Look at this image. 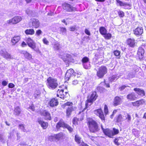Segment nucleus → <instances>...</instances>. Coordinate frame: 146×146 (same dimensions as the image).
Here are the masks:
<instances>
[{
    "label": "nucleus",
    "instance_id": "f257e3e1",
    "mask_svg": "<svg viewBox=\"0 0 146 146\" xmlns=\"http://www.w3.org/2000/svg\"><path fill=\"white\" fill-rule=\"evenodd\" d=\"M90 131L94 133H96L98 131L100 130L97 123L91 118L87 119Z\"/></svg>",
    "mask_w": 146,
    "mask_h": 146
},
{
    "label": "nucleus",
    "instance_id": "f03ea898",
    "mask_svg": "<svg viewBox=\"0 0 146 146\" xmlns=\"http://www.w3.org/2000/svg\"><path fill=\"white\" fill-rule=\"evenodd\" d=\"M97 97L96 92H92L90 96L88 97V99L86 101V107L84 109L83 111H84L88 106H90L93 102L96 100Z\"/></svg>",
    "mask_w": 146,
    "mask_h": 146
},
{
    "label": "nucleus",
    "instance_id": "7ed1b4c3",
    "mask_svg": "<svg viewBox=\"0 0 146 146\" xmlns=\"http://www.w3.org/2000/svg\"><path fill=\"white\" fill-rule=\"evenodd\" d=\"M47 85L50 89H55L58 86L56 79L50 77L47 79Z\"/></svg>",
    "mask_w": 146,
    "mask_h": 146
},
{
    "label": "nucleus",
    "instance_id": "20e7f679",
    "mask_svg": "<svg viewBox=\"0 0 146 146\" xmlns=\"http://www.w3.org/2000/svg\"><path fill=\"white\" fill-rule=\"evenodd\" d=\"M107 72V68L106 66H102L98 69L96 75L99 78H101L103 77Z\"/></svg>",
    "mask_w": 146,
    "mask_h": 146
},
{
    "label": "nucleus",
    "instance_id": "39448f33",
    "mask_svg": "<svg viewBox=\"0 0 146 146\" xmlns=\"http://www.w3.org/2000/svg\"><path fill=\"white\" fill-rule=\"evenodd\" d=\"M22 19L21 16H17L7 21V23L10 25H16L20 22Z\"/></svg>",
    "mask_w": 146,
    "mask_h": 146
},
{
    "label": "nucleus",
    "instance_id": "423d86ee",
    "mask_svg": "<svg viewBox=\"0 0 146 146\" xmlns=\"http://www.w3.org/2000/svg\"><path fill=\"white\" fill-rule=\"evenodd\" d=\"M63 9L68 12H70L76 11V8L73 7L70 4L64 3L62 5Z\"/></svg>",
    "mask_w": 146,
    "mask_h": 146
},
{
    "label": "nucleus",
    "instance_id": "0eeeda50",
    "mask_svg": "<svg viewBox=\"0 0 146 146\" xmlns=\"http://www.w3.org/2000/svg\"><path fill=\"white\" fill-rule=\"evenodd\" d=\"M26 42L29 47L33 49L36 47V44L33 40L30 38H26Z\"/></svg>",
    "mask_w": 146,
    "mask_h": 146
},
{
    "label": "nucleus",
    "instance_id": "6e6552de",
    "mask_svg": "<svg viewBox=\"0 0 146 146\" xmlns=\"http://www.w3.org/2000/svg\"><path fill=\"white\" fill-rule=\"evenodd\" d=\"M67 94H68V93L66 91L64 93L63 90H60L58 89L57 91V97L63 99L65 97H66Z\"/></svg>",
    "mask_w": 146,
    "mask_h": 146
},
{
    "label": "nucleus",
    "instance_id": "1a4fd4ad",
    "mask_svg": "<svg viewBox=\"0 0 146 146\" xmlns=\"http://www.w3.org/2000/svg\"><path fill=\"white\" fill-rule=\"evenodd\" d=\"M74 70L72 69L68 70L65 74V79L67 81L72 76L74 75Z\"/></svg>",
    "mask_w": 146,
    "mask_h": 146
},
{
    "label": "nucleus",
    "instance_id": "9d476101",
    "mask_svg": "<svg viewBox=\"0 0 146 146\" xmlns=\"http://www.w3.org/2000/svg\"><path fill=\"white\" fill-rule=\"evenodd\" d=\"M64 136L65 135L64 133H60L58 134L52 135L50 137V138H54V139L59 141L63 138Z\"/></svg>",
    "mask_w": 146,
    "mask_h": 146
},
{
    "label": "nucleus",
    "instance_id": "9b49d317",
    "mask_svg": "<svg viewBox=\"0 0 146 146\" xmlns=\"http://www.w3.org/2000/svg\"><path fill=\"white\" fill-rule=\"evenodd\" d=\"M94 112L95 114L99 116L101 120H105V117L101 109H100L95 110L94 111Z\"/></svg>",
    "mask_w": 146,
    "mask_h": 146
},
{
    "label": "nucleus",
    "instance_id": "f8f14e48",
    "mask_svg": "<svg viewBox=\"0 0 146 146\" xmlns=\"http://www.w3.org/2000/svg\"><path fill=\"white\" fill-rule=\"evenodd\" d=\"M30 24H31L33 27L35 28L38 27L40 25V23L38 20L32 19L30 20Z\"/></svg>",
    "mask_w": 146,
    "mask_h": 146
},
{
    "label": "nucleus",
    "instance_id": "ddd939ff",
    "mask_svg": "<svg viewBox=\"0 0 146 146\" xmlns=\"http://www.w3.org/2000/svg\"><path fill=\"white\" fill-rule=\"evenodd\" d=\"M40 114L41 115L44 116L46 119L50 120L51 117L50 116V114L46 110H44L41 111Z\"/></svg>",
    "mask_w": 146,
    "mask_h": 146
},
{
    "label": "nucleus",
    "instance_id": "4468645a",
    "mask_svg": "<svg viewBox=\"0 0 146 146\" xmlns=\"http://www.w3.org/2000/svg\"><path fill=\"white\" fill-rule=\"evenodd\" d=\"M127 44L131 47H134L137 44L135 39L133 38H129L127 40Z\"/></svg>",
    "mask_w": 146,
    "mask_h": 146
},
{
    "label": "nucleus",
    "instance_id": "2eb2a0df",
    "mask_svg": "<svg viewBox=\"0 0 146 146\" xmlns=\"http://www.w3.org/2000/svg\"><path fill=\"white\" fill-rule=\"evenodd\" d=\"M20 39L21 37L19 36H15L13 37L11 39L12 45H15L19 42Z\"/></svg>",
    "mask_w": 146,
    "mask_h": 146
},
{
    "label": "nucleus",
    "instance_id": "dca6fc26",
    "mask_svg": "<svg viewBox=\"0 0 146 146\" xmlns=\"http://www.w3.org/2000/svg\"><path fill=\"white\" fill-rule=\"evenodd\" d=\"M122 98L119 96H116L113 102V105L115 106L120 105L122 102Z\"/></svg>",
    "mask_w": 146,
    "mask_h": 146
},
{
    "label": "nucleus",
    "instance_id": "f3484780",
    "mask_svg": "<svg viewBox=\"0 0 146 146\" xmlns=\"http://www.w3.org/2000/svg\"><path fill=\"white\" fill-rule=\"evenodd\" d=\"M143 29L141 27H138L133 31L134 34L136 35H141L143 33Z\"/></svg>",
    "mask_w": 146,
    "mask_h": 146
},
{
    "label": "nucleus",
    "instance_id": "a211bd4d",
    "mask_svg": "<svg viewBox=\"0 0 146 146\" xmlns=\"http://www.w3.org/2000/svg\"><path fill=\"white\" fill-rule=\"evenodd\" d=\"M59 99H56L55 98H53L51 99L49 102V104L51 107H53L57 106L58 104V100Z\"/></svg>",
    "mask_w": 146,
    "mask_h": 146
},
{
    "label": "nucleus",
    "instance_id": "6ab92c4d",
    "mask_svg": "<svg viewBox=\"0 0 146 146\" xmlns=\"http://www.w3.org/2000/svg\"><path fill=\"white\" fill-rule=\"evenodd\" d=\"M144 54V50L142 47H139L137 51V54L139 58L140 59H142L143 57Z\"/></svg>",
    "mask_w": 146,
    "mask_h": 146
},
{
    "label": "nucleus",
    "instance_id": "aec40b11",
    "mask_svg": "<svg viewBox=\"0 0 146 146\" xmlns=\"http://www.w3.org/2000/svg\"><path fill=\"white\" fill-rule=\"evenodd\" d=\"M66 123H65L62 119H60L57 123L56 125V128L59 129L60 127L65 128Z\"/></svg>",
    "mask_w": 146,
    "mask_h": 146
},
{
    "label": "nucleus",
    "instance_id": "412c9836",
    "mask_svg": "<svg viewBox=\"0 0 146 146\" xmlns=\"http://www.w3.org/2000/svg\"><path fill=\"white\" fill-rule=\"evenodd\" d=\"M145 102V100L143 99H141L136 101L132 102L133 105L135 106H139L140 105L143 104Z\"/></svg>",
    "mask_w": 146,
    "mask_h": 146
},
{
    "label": "nucleus",
    "instance_id": "4be33fe9",
    "mask_svg": "<svg viewBox=\"0 0 146 146\" xmlns=\"http://www.w3.org/2000/svg\"><path fill=\"white\" fill-rule=\"evenodd\" d=\"M136 95L134 92L130 93L127 96V98L129 100H134L136 99Z\"/></svg>",
    "mask_w": 146,
    "mask_h": 146
},
{
    "label": "nucleus",
    "instance_id": "5701e85b",
    "mask_svg": "<svg viewBox=\"0 0 146 146\" xmlns=\"http://www.w3.org/2000/svg\"><path fill=\"white\" fill-rule=\"evenodd\" d=\"M38 121L43 129H46L48 126V123L41 120L40 118H38Z\"/></svg>",
    "mask_w": 146,
    "mask_h": 146
},
{
    "label": "nucleus",
    "instance_id": "b1692460",
    "mask_svg": "<svg viewBox=\"0 0 146 146\" xmlns=\"http://www.w3.org/2000/svg\"><path fill=\"white\" fill-rule=\"evenodd\" d=\"M104 133L106 135L112 138L113 137V131L112 130H110L108 129H105V130L104 131Z\"/></svg>",
    "mask_w": 146,
    "mask_h": 146
},
{
    "label": "nucleus",
    "instance_id": "393cba45",
    "mask_svg": "<svg viewBox=\"0 0 146 146\" xmlns=\"http://www.w3.org/2000/svg\"><path fill=\"white\" fill-rule=\"evenodd\" d=\"M21 53L24 55L25 58L28 60H31L32 59V55L27 51H22Z\"/></svg>",
    "mask_w": 146,
    "mask_h": 146
},
{
    "label": "nucleus",
    "instance_id": "a878e982",
    "mask_svg": "<svg viewBox=\"0 0 146 146\" xmlns=\"http://www.w3.org/2000/svg\"><path fill=\"white\" fill-rule=\"evenodd\" d=\"M134 90L137 94L141 96H143L145 95V92L143 90H141L139 88H135L134 89Z\"/></svg>",
    "mask_w": 146,
    "mask_h": 146
},
{
    "label": "nucleus",
    "instance_id": "bb28decb",
    "mask_svg": "<svg viewBox=\"0 0 146 146\" xmlns=\"http://www.w3.org/2000/svg\"><path fill=\"white\" fill-rule=\"evenodd\" d=\"M59 57L62 59L64 61H66L70 60L71 56L69 54H64V57L62 56L61 55H60Z\"/></svg>",
    "mask_w": 146,
    "mask_h": 146
},
{
    "label": "nucleus",
    "instance_id": "cd10ccee",
    "mask_svg": "<svg viewBox=\"0 0 146 146\" xmlns=\"http://www.w3.org/2000/svg\"><path fill=\"white\" fill-rule=\"evenodd\" d=\"M3 57L7 60H10L13 58L12 55L7 52L4 55Z\"/></svg>",
    "mask_w": 146,
    "mask_h": 146
},
{
    "label": "nucleus",
    "instance_id": "c85d7f7f",
    "mask_svg": "<svg viewBox=\"0 0 146 146\" xmlns=\"http://www.w3.org/2000/svg\"><path fill=\"white\" fill-rule=\"evenodd\" d=\"M35 33V31L33 29H27L25 31L26 35H33Z\"/></svg>",
    "mask_w": 146,
    "mask_h": 146
},
{
    "label": "nucleus",
    "instance_id": "c756f323",
    "mask_svg": "<svg viewBox=\"0 0 146 146\" xmlns=\"http://www.w3.org/2000/svg\"><path fill=\"white\" fill-rule=\"evenodd\" d=\"M73 107H69L66 110V115L68 116H69L70 115L72 112L73 111Z\"/></svg>",
    "mask_w": 146,
    "mask_h": 146
},
{
    "label": "nucleus",
    "instance_id": "7c9ffc66",
    "mask_svg": "<svg viewBox=\"0 0 146 146\" xmlns=\"http://www.w3.org/2000/svg\"><path fill=\"white\" fill-rule=\"evenodd\" d=\"M99 31L100 33L102 35H104L107 33V30L104 27H101Z\"/></svg>",
    "mask_w": 146,
    "mask_h": 146
},
{
    "label": "nucleus",
    "instance_id": "2f4dec72",
    "mask_svg": "<svg viewBox=\"0 0 146 146\" xmlns=\"http://www.w3.org/2000/svg\"><path fill=\"white\" fill-rule=\"evenodd\" d=\"M21 110L19 107L17 106L16 107L14 110V114L16 115H18L21 112Z\"/></svg>",
    "mask_w": 146,
    "mask_h": 146
},
{
    "label": "nucleus",
    "instance_id": "473e14b6",
    "mask_svg": "<svg viewBox=\"0 0 146 146\" xmlns=\"http://www.w3.org/2000/svg\"><path fill=\"white\" fill-rule=\"evenodd\" d=\"M116 1L117 3H118L119 5L120 6H130V5L127 3H123L119 0H116Z\"/></svg>",
    "mask_w": 146,
    "mask_h": 146
},
{
    "label": "nucleus",
    "instance_id": "72a5a7b5",
    "mask_svg": "<svg viewBox=\"0 0 146 146\" xmlns=\"http://www.w3.org/2000/svg\"><path fill=\"white\" fill-rule=\"evenodd\" d=\"M53 47L55 50H58L60 48V44L58 42H56L54 44Z\"/></svg>",
    "mask_w": 146,
    "mask_h": 146
},
{
    "label": "nucleus",
    "instance_id": "f704fd0d",
    "mask_svg": "<svg viewBox=\"0 0 146 146\" xmlns=\"http://www.w3.org/2000/svg\"><path fill=\"white\" fill-rule=\"evenodd\" d=\"M81 137L78 135H76L75 136V140L78 143L80 144L81 142Z\"/></svg>",
    "mask_w": 146,
    "mask_h": 146
},
{
    "label": "nucleus",
    "instance_id": "c9c22d12",
    "mask_svg": "<svg viewBox=\"0 0 146 146\" xmlns=\"http://www.w3.org/2000/svg\"><path fill=\"white\" fill-rule=\"evenodd\" d=\"M40 91H36L34 95V96L35 99H38L40 98Z\"/></svg>",
    "mask_w": 146,
    "mask_h": 146
},
{
    "label": "nucleus",
    "instance_id": "e433bc0d",
    "mask_svg": "<svg viewBox=\"0 0 146 146\" xmlns=\"http://www.w3.org/2000/svg\"><path fill=\"white\" fill-rule=\"evenodd\" d=\"M84 67L86 69H90L91 67V65L90 62H86L83 64Z\"/></svg>",
    "mask_w": 146,
    "mask_h": 146
},
{
    "label": "nucleus",
    "instance_id": "4c0bfd02",
    "mask_svg": "<svg viewBox=\"0 0 146 146\" xmlns=\"http://www.w3.org/2000/svg\"><path fill=\"white\" fill-rule=\"evenodd\" d=\"M119 78V77L117 76L116 75H113L109 78V80L111 81H114L116 80L118 78Z\"/></svg>",
    "mask_w": 146,
    "mask_h": 146
},
{
    "label": "nucleus",
    "instance_id": "58836bf2",
    "mask_svg": "<svg viewBox=\"0 0 146 146\" xmlns=\"http://www.w3.org/2000/svg\"><path fill=\"white\" fill-rule=\"evenodd\" d=\"M25 125L23 124H20L19 125V128L23 131L27 132V130L25 129Z\"/></svg>",
    "mask_w": 146,
    "mask_h": 146
},
{
    "label": "nucleus",
    "instance_id": "ea45409f",
    "mask_svg": "<svg viewBox=\"0 0 146 146\" xmlns=\"http://www.w3.org/2000/svg\"><path fill=\"white\" fill-rule=\"evenodd\" d=\"M124 120V119L123 118V117L121 115H119L117 117V121L118 122H120Z\"/></svg>",
    "mask_w": 146,
    "mask_h": 146
},
{
    "label": "nucleus",
    "instance_id": "a19ab883",
    "mask_svg": "<svg viewBox=\"0 0 146 146\" xmlns=\"http://www.w3.org/2000/svg\"><path fill=\"white\" fill-rule=\"evenodd\" d=\"M112 130L113 131V136L116 135L118 134L119 133V130L114 128H113V130Z\"/></svg>",
    "mask_w": 146,
    "mask_h": 146
},
{
    "label": "nucleus",
    "instance_id": "79ce46f5",
    "mask_svg": "<svg viewBox=\"0 0 146 146\" xmlns=\"http://www.w3.org/2000/svg\"><path fill=\"white\" fill-rule=\"evenodd\" d=\"M104 37L105 38L107 39H110L111 37V35L110 33H106L104 35Z\"/></svg>",
    "mask_w": 146,
    "mask_h": 146
},
{
    "label": "nucleus",
    "instance_id": "37998d69",
    "mask_svg": "<svg viewBox=\"0 0 146 146\" xmlns=\"http://www.w3.org/2000/svg\"><path fill=\"white\" fill-rule=\"evenodd\" d=\"M65 128H67L69 131L70 133L72 132L73 131V128H72L71 127L67 124L66 125V126Z\"/></svg>",
    "mask_w": 146,
    "mask_h": 146
},
{
    "label": "nucleus",
    "instance_id": "c03bdc74",
    "mask_svg": "<svg viewBox=\"0 0 146 146\" xmlns=\"http://www.w3.org/2000/svg\"><path fill=\"white\" fill-rule=\"evenodd\" d=\"M126 119L128 123H129L131 120V117L130 115L127 114L126 116Z\"/></svg>",
    "mask_w": 146,
    "mask_h": 146
},
{
    "label": "nucleus",
    "instance_id": "a18cd8bd",
    "mask_svg": "<svg viewBox=\"0 0 146 146\" xmlns=\"http://www.w3.org/2000/svg\"><path fill=\"white\" fill-rule=\"evenodd\" d=\"M89 58L87 57H84L82 59V62L83 63V64L84 63L86 62H89Z\"/></svg>",
    "mask_w": 146,
    "mask_h": 146
},
{
    "label": "nucleus",
    "instance_id": "49530a36",
    "mask_svg": "<svg viewBox=\"0 0 146 146\" xmlns=\"http://www.w3.org/2000/svg\"><path fill=\"white\" fill-rule=\"evenodd\" d=\"M42 41L43 43L44 44H45L46 45H48V44L49 43V42L48 40H47V39L46 38H43L42 39Z\"/></svg>",
    "mask_w": 146,
    "mask_h": 146
},
{
    "label": "nucleus",
    "instance_id": "de8ad7c7",
    "mask_svg": "<svg viewBox=\"0 0 146 146\" xmlns=\"http://www.w3.org/2000/svg\"><path fill=\"white\" fill-rule=\"evenodd\" d=\"M78 119L77 118L75 117L74 118L73 120V123L74 125H76L77 123V122L78 121Z\"/></svg>",
    "mask_w": 146,
    "mask_h": 146
},
{
    "label": "nucleus",
    "instance_id": "09e8293b",
    "mask_svg": "<svg viewBox=\"0 0 146 146\" xmlns=\"http://www.w3.org/2000/svg\"><path fill=\"white\" fill-rule=\"evenodd\" d=\"M113 53L115 56H117L120 55V52L118 50H116L113 52Z\"/></svg>",
    "mask_w": 146,
    "mask_h": 146
},
{
    "label": "nucleus",
    "instance_id": "8fccbe9b",
    "mask_svg": "<svg viewBox=\"0 0 146 146\" xmlns=\"http://www.w3.org/2000/svg\"><path fill=\"white\" fill-rule=\"evenodd\" d=\"M119 16L120 17H123L124 16V13L122 11H119L118 13Z\"/></svg>",
    "mask_w": 146,
    "mask_h": 146
},
{
    "label": "nucleus",
    "instance_id": "3c124183",
    "mask_svg": "<svg viewBox=\"0 0 146 146\" xmlns=\"http://www.w3.org/2000/svg\"><path fill=\"white\" fill-rule=\"evenodd\" d=\"M72 102H67L66 103H65L64 104V105L66 106H69V107L72 106Z\"/></svg>",
    "mask_w": 146,
    "mask_h": 146
},
{
    "label": "nucleus",
    "instance_id": "603ef678",
    "mask_svg": "<svg viewBox=\"0 0 146 146\" xmlns=\"http://www.w3.org/2000/svg\"><path fill=\"white\" fill-rule=\"evenodd\" d=\"M42 33V31L40 30H38L36 33V34L38 36H40Z\"/></svg>",
    "mask_w": 146,
    "mask_h": 146
},
{
    "label": "nucleus",
    "instance_id": "864d4df0",
    "mask_svg": "<svg viewBox=\"0 0 146 146\" xmlns=\"http://www.w3.org/2000/svg\"><path fill=\"white\" fill-rule=\"evenodd\" d=\"M35 107L33 104H32L31 106H30L28 108V109L31 110L32 111L35 110Z\"/></svg>",
    "mask_w": 146,
    "mask_h": 146
},
{
    "label": "nucleus",
    "instance_id": "5fc2aeb1",
    "mask_svg": "<svg viewBox=\"0 0 146 146\" xmlns=\"http://www.w3.org/2000/svg\"><path fill=\"white\" fill-rule=\"evenodd\" d=\"M104 111L105 113L106 114H107L108 113V107L106 105H105L104 108Z\"/></svg>",
    "mask_w": 146,
    "mask_h": 146
},
{
    "label": "nucleus",
    "instance_id": "6e6d98bb",
    "mask_svg": "<svg viewBox=\"0 0 146 146\" xmlns=\"http://www.w3.org/2000/svg\"><path fill=\"white\" fill-rule=\"evenodd\" d=\"M5 50H2L0 51V54H1L3 57L4 54H5V53L6 52Z\"/></svg>",
    "mask_w": 146,
    "mask_h": 146
},
{
    "label": "nucleus",
    "instance_id": "4d7b16f0",
    "mask_svg": "<svg viewBox=\"0 0 146 146\" xmlns=\"http://www.w3.org/2000/svg\"><path fill=\"white\" fill-rule=\"evenodd\" d=\"M32 11L29 9H27L26 11V13L28 14L29 15H32Z\"/></svg>",
    "mask_w": 146,
    "mask_h": 146
},
{
    "label": "nucleus",
    "instance_id": "13d9d810",
    "mask_svg": "<svg viewBox=\"0 0 146 146\" xmlns=\"http://www.w3.org/2000/svg\"><path fill=\"white\" fill-rule=\"evenodd\" d=\"M61 32L63 34L66 33V29L65 28H60Z\"/></svg>",
    "mask_w": 146,
    "mask_h": 146
},
{
    "label": "nucleus",
    "instance_id": "bf43d9fd",
    "mask_svg": "<svg viewBox=\"0 0 146 146\" xmlns=\"http://www.w3.org/2000/svg\"><path fill=\"white\" fill-rule=\"evenodd\" d=\"M19 145L21 146H26L27 144L26 142L25 141H21L19 144Z\"/></svg>",
    "mask_w": 146,
    "mask_h": 146
},
{
    "label": "nucleus",
    "instance_id": "052dcab7",
    "mask_svg": "<svg viewBox=\"0 0 146 146\" xmlns=\"http://www.w3.org/2000/svg\"><path fill=\"white\" fill-rule=\"evenodd\" d=\"M118 138H115L114 141L115 144L117 145H120V143L118 142Z\"/></svg>",
    "mask_w": 146,
    "mask_h": 146
},
{
    "label": "nucleus",
    "instance_id": "680f3d73",
    "mask_svg": "<svg viewBox=\"0 0 146 146\" xmlns=\"http://www.w3.org/2000/svg\"><path fill=\"white\" fill-rule=\"evenodd\" d=\"M85 33L88 35H91L89 31L87 29H86L84 31Z\"/></svg>",
    "mask_w": 146,
    "mask_h": 146
},
{
    "label": "nucleus",
    "instance_id": "e2e57ef3",
    "mask_svg": "<svg viewBox=\"0 0 146 146\" xmlns=\"http://www.w3.org/2000/svg\"><path fill=\"white\" fill-rule=\"evenodd\" d=\"M8 82L5 80L3 81L2 82V85L4 86H6Z\"/></svg>",
    "mask_w": 146,
    "mask_h": 146
},
{
    "label": "nucleus",
    "instance_id": "0e129e2a",
    "mask_svg": "<svg viewBox=\"0 0 146 146\" xmlns=\"http://www.w3.org/2000/svg\"><path fill=\"white\" fill-rule=\"evenodd\" d=\"M76 26H73L71 27H70V31H74L76 29Z\"/></svg>",
    "mask_w": 146,
    "mask_h": 146
},
{
    "label": "nucleus",
    "instance_id": "69168bd1",
    "mask_svg": "<svg viewBox=\"0 0 146 146\" xmlns=\"http://www.w3.org/2000/svg\"><path fill=\"white\" fill-rule=\"evenodd\" d=\"M8 87L9 88H13L15 87V85L12 83H10L9 84Z\"/></svg>",
    "mask_w": 146,
    "mask_h": 146
},
{
    "label": "nucleus",
    "instance_id": "338daca9",
    "mask_svg": "<svg viewBox=\"0 0 146 146\" xmlns=\"http://www.w3.org/2000/svg\"><path fill=\"white\" fill-rule=\"evenodd\" d=\"M127 86H125L123 85L122 86H121L119 88V89L121 91H122Z\"/></svg>",
    "mask_w": 146,
    "mask_h": 146
},
{
    "label": "nucleus",
    "instance_id": "774afa93",
    "mask_svg": "<svg viewBox=\"0 0 146 146\" xmlns=\"http://www.w3.org/2000/svg\"><path fill=\"white\" fill-rule=\"evenodd\" d=\"M80 146H88V145L84 143V142H82L80 145Z\"/></svg>",
    "mask_w": 146,
    "mask_h": 146
}]
</instances>
